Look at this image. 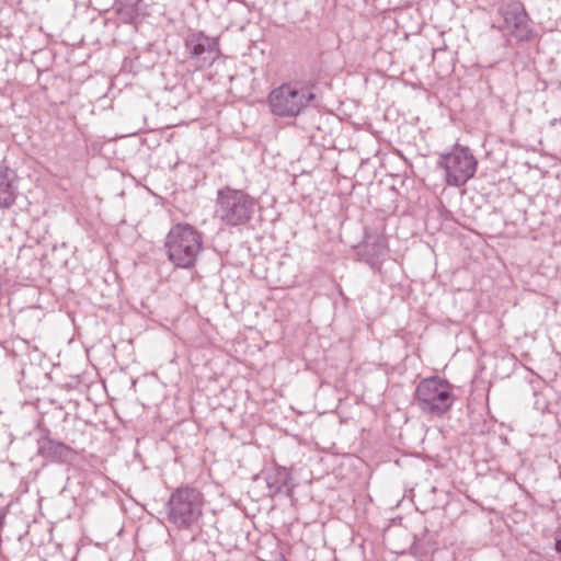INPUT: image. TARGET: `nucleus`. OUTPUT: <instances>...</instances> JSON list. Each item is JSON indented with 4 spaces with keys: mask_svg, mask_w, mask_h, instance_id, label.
<instances>
[{
    "mask_svg": "<svg viewBox=\"0 0 561 561\" xmlns=\"http://www.w3.org/2000/svg\"><path fill=\"white\" fill-rule=\"evenodd\" d=\"M278 561H288L284 554L280 556Z\"/></svg>",
    "mask_w": 561,
    "mask_h": 561,
    "instance_id": "nucleus-13",
    "label": "nucleus"
},
{
    "mask_svg": "<svg viewBox=\"0 0 561 561\" xmlns=\"http://www.w3.org/2000/svg\"><path fill=\"white\" fill-rule=\"evenodd\" d=\"M316 99L312 89L298 81L284 82L267 95L268 107L275 116L296 117Z\"/></svg>",
    "mask_w": 561,
    "mask_h": 561,
    "instance_id": "nucleus-5",
    "label": "nucleus"
},
{
    "mask_svg": "<svg viewBox=\"0 0 561 561\" xmlns=\"http://www.w3.org/2000/svg\"><path fill=\"white\" fill-rule=\"evenodd\" d=\"M554 549L558 553H561V538L556 539Z\"/></svg>",
    "mask_w": 561,
    "mask_h": 561,
    "instance_id": "nucleus-12",
    "label": "nucleus"
},
{
    "mask_svg": "<svg viewBox=\"0 0 561 561\" xmlns=\"http://www.w3.org/2000/svg\"><path fill=\"white\" fill-rule=\"evenodd\" d=\"M186 47L194 57L207 54V65L210 66L219 56V46L216 39L205 36L203 33L193 35L187 42Z\"/></svg>",
    "mask_w": 561,
    "mask_h": 561,
    "instance_id": "nucleus-8",
    "label": "nucleus"
},
{
    "mask_svg": "<svg viewBox=\"0 0 561 561\" xmlns=\"http://www.w3.org/2000/svg\"><path fill=\"white\" fill-rule=\"evenodd\" d=\"M503 23L500 30L504 35L516 42H528L534 36L531 21L524 5L518 2H510L501 9Z\"/></svg>",
    "mask_w": 561,
    "mask_h": 561,
    "instance_id": "nucleus-7",
    "label": "nucleus"
},
{
    "mask_svg": "<svg viewBox=\"0 0 561 561\" xmlns=\"http://www.w3.org/2000/svg\"><path fill=\"white\" fill-rule=\"evenodd\" d=\"M414 401L425 415L442 417L456 401L454 386L438 376L423 378L415 387Z\"/></svg>",
    "mask_w": 561,
    "mask_h": 561,
    "instance_id": "nucleus-4",
    "label": "nucleus"
},
{
    "mask_svg": "<svg viewBox=\"0 0 561 561\" xmlns=\"http://www.w3.org/2000/svg\"><path fill=\"white\" fill-rule=\"evenodd\" d=\"M16 197L18 187L12 172L8 168L0 167V209L12 207Z\"/></svg>",
    "mask_w": 561,
    "mask_h": 561,
    "instance_id": "nucleus-9",
    "label": "nucleus"
},
{
    "mask_svg": "<svg viewBox=\"0 0 561 561\" xmlns=\"http://www.w3.org/2000/svg\"><path fill=\"white\" fill-rule=\"evenodd\" d=\"M41 454L56 460H62L73 453L72 448L68 445L54 439H46L41 445Z\"/></svg>",
    "mask_w": 561,
    "mask_h": 561,
    "instance_id": "nucleus-10",
    "label": "nucleus"
},
{
    "mask_svg": "<svg viewBox=\"0 0 561 561\" xmlns=\"http://www.w3.org/2000/svg\"><path fill=\"white\" fill-rule=\"evenodd\" d=\"M204 493L197 488L181 485L172 491L167 502V517L179 530H188L203 517Z\"/></svg>",
    "mask_w": 561,
    "mask_h": 561,
    "instance_id": "nucleus-2",
    "label": "nucleus"
},
{
    "mask_svg": "<svg viewBox=\"0 0 561 561\" xmlns=\"http://www.w3.org/2000/svg\"><path fill=\"white\" fill-rule=\"evenodd\" d=\"M288 480V473L284 468H276L273 474H268L266 478L267 484L270 488H275L279 490L282 486L286 485Z\"/></svg>",
    "mask_w": 561,
    "mask_h": 561,
    "instance_id": "nucleus-11",
    "label": "nucleus"
},
{
    "mask_svg": "<svg viewBox=\"0 0 561 561\" xmlns=\"http://www.w3.org/2000/svg\"><path fill=\"white\" fill-rule=\"evenodd\" d=\"M437 167L446 185L460 187L474 176L478 160L468 146L455 144L449 152L439 156Z\"/></svg>",
    "mask_w": 561,
    "mask_h": 561,
    "instance_id": "nucleus-6",
    "label": "nucleus"
},
{
    "mask_svg": "<svg viewBox=\"0 0 561 561\" xmlns=\"http://www.w3.org/2000/svg\"><path fill=\"white\" fill-rule=\"evenodd\" d=\"M163 247L171 264L178 268L190 270L196 265L203 251V233L187 222H179L167 233Z\"/></svg>",
    "mask_w": 561,
    "mask_h": 561,
    "instance_id": "nucleus-1",
    "label": "nucleus"
},
{
    "mask_svg": "<svg viewBox=\"0 0 561 561\" xmlns=\"http://www.w3.org/2000/svg\"><path fill=\"white\" fill-rule=\"evenodd\" d=\"M257 206L256 199L243 190L225 186L217 192L215 218L226 227L249 224Z\"/></svg>",
    "mask_w": 561,
    "mask_h": 561,
    "instance_id": "nucleus-3",
    "label": "nucleus"
}]
</instances>
